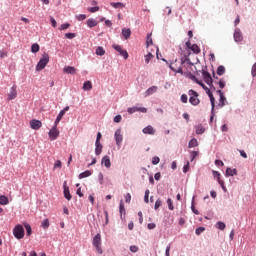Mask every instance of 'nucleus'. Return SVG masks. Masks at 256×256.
<instances>
[{"label": "nucleus", "instance_id": "1", "mask_svg": "<svg viewBox=\"0 0 256 256\" xmlns=\"http://www.w3.org/2000/svg\"><path fill=\"white\" fill-rule=\"evenodd\" d=\"M185 62L189 63V58H181L180 60H175L170 63L169 67L171 71H174V73H180V75H183V65H185Z\"/></svg>", "mask_w": 256, "mask_h": 256}, {"label": "nucleus", "instance_id": "2", "mask_svg": "<svg viewBox=\"0 0 256 256\" xmlns=\"http://www.w3.org/2000/svg\"><path fill=\"white\" fill-rule=\"evenodd\" d=\"M49 63V54L44 53L36 65V71H43Z\"/></svg>", "mask_w": 256, "mask_h": 256}, {"label": "nucleus", "instance_id": "3", "mask_svg": "<svg viewBox=\"0 0 256 256\" xmlns=\"http://www.w3.org/2000/svg\"><path fill=\"white\" fill-rule=\"evenodd\" d=\"M92 245L95 247L97 253H99V255L103 254V248H101V234L98 233L94 236L93 240H92Z\"/></svg>", "mask_w": 256, "mask_h": 256}, {"label": "nucleus", "instance_id": "4", "mask_svg": "<svg viewBox=\"0 0 256 256\" xmlns=\"http://www.w3.org/2000/svg\"><path fill=\"white\" fill-rule=\"evenodd\" d=\"M13 235L16 239H23L25 237V228H23V225H16L13 229Z\"/></svg>", "mask_w": 256, "mask_h": 256}, {"label": "nucleus", "instance_id": "5", "mask_svg": "<svg viewBox=\"0 0 256 256\" xmlns=\"http://www.w3.org/2000/svg\"><path fill=\"white\" fill-rule=\"evenodd\" d=\"M188 95L190 96L189 103H191V105L197 106L201 103V100H199V93L195 90H189Z\"/></svg>", "mask_w": 256, "mask_h": 256}, {"label": "nucleus", "instance_id": "6", "mask_svg": "<svg viewBox=\"0 0 256 256\" xmlns=\"http://www.w3.org/2000/svg\"><path fill=\"white\" fill-rule=\"evenodd\" d=\"M191 47H193V45H191V40H188L186 42L185 51H183V48L181 46H179V49H180L179 53H180V55H183L187 59V57H189V55H191V52H190L191 51Z\"/></svg>", "mask_w": 256, "mask_h": 256}, {"label": "nucleus", "instance_id": "7", "mask_svg": "<svg viewBox=\"0 0 256 256\" xmlns=\"http://www.w3.org/2000/svg\"><path fill=\"white\" fill-rule=\"evenodd\" d=\"M112 47L113 49H115V51L120 53V55L124 57V59H129V53L127 52V50H123V47H121V45L113 44Z\"/></svg>", "mask_w": 256, "mask_h": 256}, {"label": "nucleus", "instance_id": "8", "mask_svg": "<svg viewBox=\"0 0 256 256\" xmlns=\"http://www.w3.org/2000/svg\"><path fill=\"white\" fill-rule=\"evenodd\" d=\"M202 77L207 85L209 87H213V78L211 77V74L205 70H202Z\"/></svg>", "mask_w": 256, "mask_h": 256}, {"label": "nucleus", "instance_id": "9", "mask_svg": "<svg viewBox=\"0 0 256 256\" xmlns=\"http://www.w3.org/2000/svg\"><path fill=\"white\" fill-rule=\"evenodd\" d=\"M114 139L116 141L117 147H121L123 143V134H121V129H117L114 134Z\"/></svg>", "mask_w": 256, "mask_h": 256}, {"label": "nucleus", "instance_id": "10", "mask_svg": "<svg viewBox=\"0 0 256 256\" xmlns=\"http://www.w3.org/2000/svg\"><path fill=\"white\" fill-rule=\"evenodd\" d=\"M30 127L34 131H39V129H41V127H43V123L40 120L33 119L30 121Z\"/></svg>", "mask_w": 256, "mask_h": 256}, {"label": "nucleus", "instance_id": "11", "mask_svg": "<svg viewBox=\"0 0 256 256\" xmlns=\"http://www.w3.org/2000/svg\"><path fill=\"white\" fill-rule=\"evenodd\" d=\"M127 111L130 115H133V113H137V111H139L140 113H147V108H145V107H130L127 109Z\"/></svg>", "mask_w": 256, "mask_h": 256}, {"label": "nucleus", "instance_id": "12", "mask_svg": "<svg viewBox=\"0 0 256 256\" xmlns=\"http://www.w3.org/2000/svg\"><path fill=\"white\" fill-rule=\"evenodd\" d=\"M13 99H17V85L12 86L8 93V101H13Z\"/></svg>", "mask_w": 256, "mask_h": 256}, {"label": "nucleus", "instance_id": "13", "mask_svg": "<svg viewBox=\"0 0 256 256\" xmlns=\"http://www.w3.org/2000/svg\"><path fill=\"white\" fill-rule=\"evenodd\" d=\"M48 135H49L50 141H55V139L59 137V130H57L56 127H53L50 129Z\"/></svg>", "mask_w": 256, "mask_h": 256}, {"label": "nucleus", "instance_id": "14", "mask_svg": "<svg viewBox=\"0 0 256 256\" xmlns=\"http://www.w3.org/2000/svg\"><path fill=\"white\" fill-rule=\"evenodd\" d=\"M234 41H236V43H241V41H243V34L239 28H236L234 31Z\"/></svg>", "mask_w": 256, "mask_h": 256}, {"label": "nucleus", "instance_id": "15", "mask_svg": "<svg viewBox=\"0 0 256 256\" xmlns=\"http://www.w3.org/2000/svg\"><path fill=\"white\" fill-rule=\"evenodd\" d=\"M63 73L67 75H75L77 73V69L73 66H66L63 68Z\"/></svg>", "mask_w": 256, "mask_h": 256}, {"label": "nucleus", "instance_id": "16", "mask_svg": "<svg viewBox=\"0 0 256 256\" xmlns=\"http://www.w3.org/2000/svg\"><path fill=\"white\" fill-rule=\"evenodd\" d=\"M142 133H144L145 135H155V128L149 125L142 130Z\"/></svg>", "mask_w": 256, "mask_h": 256}, {"label": "nucleus", "instance_id": "17", "mask_svg": "<svg viewBox=\"0 0 256 256\" xmlns=\"http://www.w3.org/2000/svg\"><path fill=\"white\" fill-rule=\"evenodd\" d=\"M217 93L220 95L218 107H225V101H227V98H225V95H223V91L218 90Z\"/></svg>", "mask_w": 256, "mask_h": 256}, {"label": "nucleus", "instance_id": "18", "mask_svg": "<svg viewBox=\"0 0 256 256\" xmlns=\"http://www.w3.org/2000/svg\"><path fill=\"white\" fill-rule=\"evenodd\" d=\"M64 197L67 199V201H71L72 199L71 193L69 192V187H67V182H64Z\"/></svg>", "mask_w": 256, "mask_h": 256}, {"label": "nucleus", "instance_id": "19", "mask_svg": "<svg viewBox=\"0 0 256 256\" xmlns=\"http://www.w3.org/2000/svg\"><path fill=\"white\" fill-rule=\"evenodd\" d=\"M102 165H104L107 169L111 167V159H109V156H104L102 158Z\"/></svg>", "mask_w": 256, "mask_h": 256}, {"label": "nucleus", "instance_id": "20", "mask_svg": "<svg viewBox=\"0 0 256 256\" xmlns=\"http://www.w3.org/2000/svg\"><path fill=\"white\" fill-rule=\"evenodd\" d=\"M153 93H157V86H152V87L148 88L145 91V97H149V95H153Z\"/></svg>", "mask_w": 256, "mask_h": 256}, {"label": "nucleus", "instance_id": "21", "mask_svg": "<svg viewBox=\"0 0 256 256\" xmlns=\"http://www.w3.org/2000/svg\"><path fill=\"white\" fill-rule=\"evenodd\" d=\"M82 89L83 91H91V89H93V83L89 80L84 82Z\"/></svg>", "mask_w": 256, "mask_h": 256}, {"label": "nucleus", "instance_id": "22", "mask_svg": "<svg viewBox=\"0 0 256 256\" xmlns=\"http://www.w3.org/2000/svg\"><path fill=\"white\" fill-rule=\"evenodd\" d=\"M234 175H237V169H231L227 168L226 169V177H234Z\"/></svg>", "mask_w": 256, "mask_h": 256}, {"label": "nucleus", "instance_id": "23", "mask_svg": "<svg viewBox=\"0 0 256 256\" xmlns=\"http://www.w3.org/2000/svg\"><path fill=\"white\" fill-rule=\"evenodd\" d=\"M199 146V142L197 141L196 138H192L189 143H188V147L189 149H193V147H198Z\"/></svg>", "mask_w": 256, "mask_h": 256}, {"label": "nucleus", "instance_id": "24", "mask_svg": "<svg viewBox=\"0 0 256 256\" xmlns=\"http://www.w3.org/2000/svg\"><path fill=\"white\" fill-rule=\"evenodd\" d=\"M69 111V106H66L63 110H61L57 116L58 121H61L63 117L65 116V113Z\"/></svg>", "mask_w": 256, "mask_h": 256}, {"label": "nucleus", "instance_id": "25", "mask_svg": "<svg viewBox=\"0 0 256 256\" xmlns=\"http://www.w3.org/2000/svg\"><path fill=\"white\" fill-rule=\"evenodd\" d=\"M122 35L124 39H129V37H131V29L129 28L122 29Z\"/></svg>", "mask_w": 256, "mask_h": 256}, {"label": "nucleus", "instance_id": "26", "mask_svg": "<svg viewBox=\"0 0 256 256\" xmlns=\"http://www.w3.org/2000/svg\"><path fill=\"white\" fill-rule=\"evenodd\" d=\"M92 174L93 172H91L90 170H86L79 174V179H85V177H91Z\"/></svg>", "mask_w": 256, "mask_h": 256}, {"label": "nucleus", "instance_id": "27", "mask_svg": "<svg viewBox=\"0 0 256 256\" xmlns=\"http://www.w3.org/2000/svg\"><path fill=\"white\" fill-rule=\"evenodd\" d=\"M110 5L111 7H114V9H123L125 7V4L121 2H112Z\"/></svg>", "mask_w": 256, "mask_h": 256}, {"label": "nucleus", "instance_id": "28", "mask_svg": "<svg viewBox=\"0 0 256 256\" xmlns=\"http://www.w3.org/2000/svg\"><path fill=\"white\" fill-rule=\"evenodd\" d=\"M96 148H95V153L96 155H99L103 151V145L101 142H95Z\"/></svg>", "mask_w": 256, "mask_h": 256}, {"label": "nucleus", "instance_id": "29", "mask_svg": "<svg viewBox=\"0 0 256 256\" xmlns=\"http://www.w3.org/2000/svg\"><path fill=\"white\" fill-rule=\"evenodd\" d=\"M154 58H155V55H153L151 52H149L148 54H146V55L144 56L145 63H146L147 65H149L151 59H154Z\"/></svg>", "mask_w": 256, "mask_h": 256}, {"label": "nucleus", "instance_id": "30", "mask_svg": "<svg viewBox=\"0 0 256 256\" xmlns=\"http://www.w3.org/2000/svg\"><path fill=\"white\" fill-rule=\"evenodd\" d=\"M0 205H9V198L5 195L0 196Z\"/></svg>", "mask_w": 256, "mask_h": 256}, {"label": "nucleus", "instance_id": "31", "mask_svg": "<svg viewBox=\"0 0 256 256\" xmlns=\"http://www.w3.org/2000/svg\"><path fill=\"white\" fill-rule=\"evenodd\" d=\"M87 25L92 28V27H97V20L93 19V18H89L87 20Z\"/></svg>", "mask_w": 256, "mask_h": 256}, {"label": "nucleus", "instance_id": "32", "mask_svg": "<svg viewBox=\"0 0 256 256\" xmlns=\"http://www.w3.org/2000/svg\"><path fill=\"white\" fill-rule=\"evenodd\" d=\"M190 50L193 51V53H195L196 55H198V53H201V48H199L197 44H193Z\"/></svg>", "mask_w": 256, "mask_h": 256}, {"label": "nucleus", "instance_id": "33", "mask_svg": "<svg viewBox=\"0 0 256 256\" xmlns=\"http://www.w3.org/2000/svg\"><path fill=\"white\" fill-rule=\"evenodd\" d=\"M203 133H205V128L202 125L196 126V134L203 135Z\"/></svg>", "mask_w": 256, "mask_h": 256}, {"label": "nucleus", "instance_id": "34", "mask_svg": "<svg viewBox=\"0 0 256 256\" xmlns=\"http://www.w3.org/2000/svg\"><path fill=\"white\" fill-rule=\"evenodd\" d=\"M189 77H190V79H191L192 81H195V83H197L198 85H201V87H204L203 82L199 81V80L197 79V77H195V75L189 74Z\"/></svg>", "mask_w": 256, "mask_h": 256}, {"label": "nucleus", "instance_id": "35", "mask_svg": "<svg viewBox=\"0 0 256 256\" xmlns=\"http://www.w3.org/2000/svg\"><path fill=\"white\" fill-rule=\"evenodd\" d=\"M96 55H99L100 57H103V55H105V49L103 47L99 46L96 49Z\"/></svg>", "mask_w": 256, "mask_h": 256}, {"label": "nucleus", "instance_id": "36", "mask_svg": "<svg viewBox=\"0 0 256 256\" xmlns=\"http://www.w3.org/2000/svg\"><path fill=\"white\" fill-rule=\"evenodd\" d=\"M225 227L226 225L224 222L219 221L216 223V229H220V231H225Z\"/></svg>", "mask_w": 256, "mask_h": 256}, {"label": "nucleus", "instance_id": "37", "mask_svg": "<svg viewBox=\"0 0 256 256\" xmlns=\"http://www.w3.org/2000/svg\"><path fill=\"white\" fill-rule=\"evenodd\" d=\"M24 227L26 229V234L28 237H30L31 233H33V230L31 228V225H29L28 223L24 224Z\"/></svg>", "mask_w": 256, "mask_h": 256}, {"label": "nucleus", "instance_id": "38", "mask_svg": "<svg viewBox=\"0 0 256 256\" xmlns=\"http://www.w3.org/2000/svg\"><path fill=\"white\" fill-rule=\"evenodd\" d=\"M119 211H120L121 217H123V213L125 215V204L123 203V200L120 201Z\"/></svg>", "mask_w": 256, "mask_h": 256}, {"label": "nucleus", "instance_id": "39", "mask_svg": "<svg viewBox=\"0 0 256 256\" xmlns=\"http://www.w3.org/2000/svg\"><path fill=\"white\" fill-rule=\"evenodd\" d=\"M39 49H40L39 44L37 43L32 44L31 46L32 53H39Z\"/></svg>", "mask_w": 256, "mask_h": 256}, {"label": "nucleus", "instance_id": "40", "mask_svg": "<svg viewBox=\"0 0 256 256\" xmlns=\"http://www.w3.org/2000/svg\"><path fill=\"white\" fill-rule=\"evenodd\" d=\"M208 97L210 99V103L212 105V109H215V97L213 96V93L209 92Z\"/></svg>", "mask_w": 256, "mask_h": 256}, {"label": "nucleus", "instance_id": "41", "mask_svg": "<svg viewBox=\"0 0 256 256\" xmlns=\"http://www.w3.org/2000/svg\"><path fill=\"white\" fill-rule=\"evenodd\" d=\"M217 75H225V66L221 65L217 68Z\"/></svg>", "mask_w": 256, "mask_h": 256}, {"label": "nucleus", "instance_id": "42", "mask_svg": "<svg viewBox=\"0 0 256 256\" xmlns=\"http://www.w3.org/2000/svg\"><path fill=\"white\" fill-rule=\"evenodd\" d=\"M49 225H50L49 219H45L41 223V227H43L44 229H49Z\"/></svg>", "mask_w": 256, "mask_h": 256}, {"label": "nucleus", "instance_id": "43", "mask_svg": "<svg viewBox=\"0 0 256 256\" xmlns=\"http://www.w3.org/2000/svg\"><path fill=\"white\" fill-rule=\"evenodd\" d=\"M167 205L170 211H173L175 209V207L173 206V200H171V198L167 199Z\"/></svg>", "mask_w": 256, "mask_h": 256}, {"label": "nucleus", "instance_id": "44", "mask_svg": "<svg viewBox=\"0 0 256 256\" xmlns=\"http://www.w3.org/2000/svg\"><path fill=\"white\" fill-rule=\"evenodd\" d=\"M77 21H85L87 16L85 14H80L76 16Z\"/></svg>", "mask_w": 256, "mask_h": 256}, {"label": "nucleus", "instance_id": "45", "mask_svg": "<svg viewBox=\"0 0 256 256\" xmlns=\"http://www.w3.org/2000/svg\"><path fill=\"white\" fill-rule=\"evenodd\" d=\"M161 161V159L157 156L152 158V165H159V162Z\"/></svg>", "mask_w": 256, "mask_h": 256}, {"label": "nucleus", "instance_id": "46", "mask_svg": "<svg viewBox=\"0 0 256 256\" xmlns=\"http://www.w3.org/2000/svg\"><path fill=\"white\" fill-rule=\"evenodd\" d=\"M61 167H63L61 160H57L54 164V169H61Z\"/></svg>", "mask_w": 256, "mask_h": 256}, {"label": "nucleus", "instance_id": "47", "mask_svg": "<svg viewBox=\"0 0 256 256\" xmlns=\"http://www.w3.org/2000/svg\"><path fill=\"white\" fill-rule=\"evenodd\" d=\"M65 37H66V39H75V37H77V34H75V33H66Z\"/></svg>", "mask_w": 256, "mask_h": 256}, {"label": "nucleus", "instance_id": "48", "mask_svg": "<svg viewBox=\"0 0 256 256\" xmlns=\"http://www.w3.org/2000/svg\"><path fill=\"white\" fill-rule=\"evenodd\" d=\"M69 27H71V24L64 23L60 26V31H65V29H69Z\"/></svg>", "mask_w": 256, "mask_h": 256}, {"label": "nucleus", "instance_id": "49", "mask_svg": "<svg viewBox=\"0 0 256 256\" xmlns=\"http://www.w3.org/2000/svg\"><path fill=\"white\" fill-rule=\"evenodd\" d=\"M99 6H95V7H90V8H88V11L90 12V13H97V11H99Z\"/></svg>", "mask_w": 256, "mask_h": 256}, {"label": "nucleus", "instance_id": "50", "mask_svg": "<svg viewBox=\"0 0 256 256\" xmlns=\"http://www.w3.org/2000/svg\"><path fill=\"white\" fill-rule=\"evenodd\" d=\"M146 45L149 47V45H153V38H151L150 35L147 36Z\"/></svg>", "mask_w": 256, "mask_h": 256}, {"label": "nucleus", "instance_id": "51", "mask_svg": "<svg viewBox=\"0 0 256 256\" xmlns=\"http://www.w3.org/2000/svg\"><path fill=\"white\" fill-rule=\"evenodd\" d=\"M205 231V227H198L195 231L196 235H201Z\"/></svg>", "mask_w": 256, "mask_h": 256}, {"label": "nucleus", "instance_id": "52", "mask_svg": "<svg viewBox=\"0 0 256 256\" xmlns=\"http://www.w3.org/2000/svg\"><path fill=\"white\" fill-rule=\"evenodd\" d=\"M161 205H162L161 199H157L155 202L154 209L155 210L159 209V207H161Z\"/></svg>", "mask_w": 256, "mask_h": 256}, {"label": "nucleus", "instance_id": "53", "mask_svg": "<svg viewBox=\"0 0 256 256\" xmlns=\"http://www.w3.org/2000/svg\"><path fill=\"white\" fill-rule=\"evenodd\" d=\"M149 190H146L145 191V195H144V201L145 203H149Z\"/></svg>", "mask_w": 256, "mask_h": 256}, {"label": "nucleus", "instance_id": "54", "mask_svg": "<svg viewBox=\"0 0 256 256\" xmlns=\"http://www.w3.org/2000/svg\"><path fill=\"white\" fill-rule=\"evenodd\" d=\"M197 155H199V152H197V151H192V152H191V161H195V157H197Z\"/></svg>", "mask_w": 256, "mask_h": 256}, {"label": "nucleus", "instance_id": "55", "mask_svg": "<svg viewBox=\"0 0 256 256\" xmlns=\"http://www.w3.org/2000/svg\"><path fill=\"white\" fill-rule=\"evenodd\" d=\"M130 251H131L132 253H137V252L139 251V247H137V246H135V245L130 246Z\"/></svg>", "mask_w": 256, "mask_h": 256}, {"label": "nucleus", "instance_id": "56", "mask_svg": "<svg viewBox=\"0 0 256 256\" xmlns=\"http://www.w3.org/2000/svg\"><path fill=\"white\" fill-rule=\"evenodd\" d=\"M251 75L252 77H256V63L252 66Z\"/></svg>", "mask_w": 256, "mask_h": 256}, {"label": "nucleus", "instance_id": "57", "mask_svg": "<svg viewBox=\"0 0 256 256\" xmlns=\"http://www.w3.org/2000/svg\"><path fill=\"white\" fill-rule=\"evenodd\" d=\"M220 89H225V80L221 79L218 83Z\"/></svg>", "mask_w": 256, "mask_h": 256}, {"label": "nucleus", "instance_id": "58", "mask_svg": "<svg viewBox=\"0 0 256 256\" xmlns=\"http://www.w3.org/2000/svg\"><path fill=\"white\" fill-rule=\"evenodd\" d=\"M181 101H182V103H187L188 97H187L186 94H182V95H181Z\"/></svg>", "mask_w": 256, "mask_h": 256}, {"label": "nucleus", "instance_id": "59", "mask_svg": "<svg viewBox=\"0 0 256 256\" xmlns=\"http://www.w3.org/2000/svg\"><path fill=\"white\" fill-rule=\"evenodd\" d=\"M121 119H122L121 115L115 116L114 117V123H121Z\"/></svg>", "mask_w": 256, "mask_h": 256}, {"label": "nucleus", "instance_id": "60", "mask_svg": "<svg viewBox=\"0 0 256 256\" xmlns=\"http://www.w3.org/2000/svg\"><path fill=\"white\" fill-rule=\"evenodd\" d=\"M125 201H126V203H131V194L127 193L125 195Z\"/></svg>", "mask_w": 256, "mask_h": 256}, {"label": "nucleus", "instance_id": "61", "mask_svg": "<svg viewBox=\"0 0 256 256\" xmlns=\"http://www.w3.org/2000/svg\"><path fill=\"white\" fill-rule=\"evenodd\" d=\"M213 176L217 178V180L221 179V173L218 171H213Z\"/></svg>", "mask_w": 256, "mask_h": 256}, {"label": "nucleus", "instance_id": "62", "mask_svg": "<svg viewBox=\"0 0 256 256\" xmlns=\"http://www.w3.org/2000/svg\"><path fill=\"white\" fill-rule=\"evenodd\" d=\"M50 21H51L52 27H57V21L55 20V18L51 17Z\"/></svg>", "mask_w": 256, "mask_h": 256}, {"label": "nucleus", "instance_id": "63", "mask_svg": "<svg viewBox=\"0 0 256 256\" xmlns=\"http://www.w3.org/2000/svg\"><path fill=\"white\" fill-rule=\"evenodd\" d=\"M239 153L241 155V157H243L244 159H247V153L243 150H239Z\"/></svg>", "mask_w": 256, "mask_h": 256}, {"label": "nucleus", "instance_id": "64", "mask_svg": "<svg viewBox=\"0 0 256 256\" xmlns=\"http://www.w3.org/2000/svg\"><path fill=\"white\" fill-rule=\"evenodd\" d=\"M187 171H189V162L183 167V172L187 173Z\"/></svg>", "mask_w": 256, "mask_h": 256}]
</instances>
